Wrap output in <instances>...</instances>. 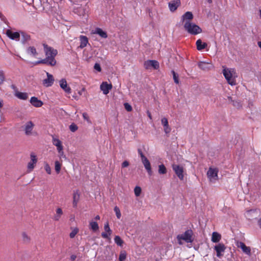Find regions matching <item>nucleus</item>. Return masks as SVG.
<instances>
[{
  "label": "nucleus",
  "mask_w": 261,
  "mask_h": 261,
  "mask_svg": "<svg viewBox=\"0 0 261 261\" xmlns=\"http://www.w3.org/2000/svg\"><path fill=\"white\" fill-rule=\"evenodd\" d=\"M223 73L229 85L231 86L236 85V71L234 68H224L223 70Z\"/></svg>",
  "instance_id": "f257e3e1"
},
{
  "label": "nucleus",
  "mask_w": 261,
  "mask_h": 261,
  "mask_svg": "<svg viewBox=\"0 0 261 261\" xmlns=\"http://www.w3.org/2000/svg\"><path fill=\"white\" fill-rule=\"evenodd\" d=\"M184 28L191 35H195L202 32V29L199 26L189 21L185 22Z\"/></svg>",
  "instance_id": "f03ea898"
},
{
  "label": "nucleus",
  "mask_w": 261,
  "mask_h": 261,
  "mask_svg": "<svg viewBox=\"0 0 261 261\" xmlns=\"http://www.w3.org/2000/svg\"><path fill=\"white\" fill-rule=\"evenodd\" d=\"M193 231L191 229L186 230L184 233L177 236V239L179 244H182L181 240H184L187 243H192L193 241L192 238Z\"/></svg>",
  "instance_id": "7ed1b4c3"
},
{
  "label": "nucleus",
  "mask_w": 261,
  "mask_h": 261,
  "mask_svg": "<svg viewBox=\"0 0 261 261\" xmlns=\"http://www.w3.org/2000/svg\"><path fill=\"white\" fill-rule=\"evenodd\" d=\"M44 51L45 54V56L47 57H49V59H53L55 62H56L55 57L58 54L57 49L53 48L51 46H49L46 44H43Z\"/></svg>",
  "instance_id": "20e7f679"
},
{
  "label": "nucleus",
  "mask_w": 261,
  "mask_h": 261,
  "mask_svg": "<svg viewBox=\"0 0 261 261\" xmlns=\"http://www.w3.org/2000/svg\"><path fill=\"white\" fill-rule=\"evenodd\" d=\"M172 168L178 178L180 180H182L184 178V167L181 165L173 164L172 165Z\"/></svg>",
  "instance_id": "39448f33"
},
{
  "label": "nucleus",
  "mask_w": 261,
  "mask_h": 261,
  "mask_svg": "<svg viewBox=\"0 0 261 261\" xmlns=\"http://www.w3.org/2000/svg\"><path fill=\"white\" fill-rule=\"evenodd\" d=\"M34 126L35 124L32 121L27 122L22 126L25 135L28 136L33 135V129Z\"/></svg>",
  "instance_id": "423d86ee"
},
{
  "label": "nucleus",
  "mask_w": 261,
  "mask_h": 261,
  "mask_svg": "<svg viewBox=\"0 0 261 261\" xmlns=\"http://www.w3.org/2000/svg\"><path fill=\"white\" fill-rule=\"evenodd\" d=\"M144 67L146 69H149L151 68L158 69L160 67V65L159 63L156 60H149L144 62Z\"/></svg>",
  "instance_id": "0eeeda50"
},
{
  "label": "nucleus",
  "mask_w": 261,
  "mask_h": 261,
  "mask_svg": "<svg viewBox=\"0 0 261 261\" xmlns=\"http://www.w3.org/2000/svg\"><path fill=\"white\" fill-rule=\"evenodd\" d=\"M53 59H49V57H46L44 59H42L36 61L35 63V65H38L40 64H46L50 66H54L56 65L57 62H55Z\"/></svg>",
  "instance_id": "6e6552de"
},
{
  "label": "nucleus",
  "mask_w": 261,
  "mask_h": 261,
  "mask_svg": "<svg viewBox=\"0 0 261 261\" xmlns=\"http://www.w3.org/2000/svg\"><path fill=\"white\" fill-rule=\"evenodd\" d=\"M225 249L226 247L222 243H219L216 245L214 247V249L216 251L217 256L221 257L223 255L222 253L224 252Z\"/></svg>",
  "instance_id": "1a4fd4ad"
},
{
  "label": "nucleus",
  "mask_w": 261,
  "mask_h": 261,
  "mask_svg": "<svg viewBox=\"0 0 261 261\" xmlns=\"http://www.w3.org/2000/svg\"><path fill=\"white\" fill-rule=\"evenodd\" d=\"M47 78L43 80V84L46 87H50L54 82V78L52 74L46 72Z\"/></svg>",
  "instance_id": "9d476101"
},
{
  "label": "nucleus",
  "mask_w": 261,
  "mask_h": 261,
  "mask_svg": "<svg viewBox=\"0 0 261 261\" xmlns=\"http://www.w3.org/2000/svg\"><path fill=\"white\" fill-rule=\"evenodd\" d=\"M112 88V84H109L107 82L101 83L100 86V89L105 95L109 93L110 90Z\"/></svg>",
  "instance_id": "9b49d317"
},
{
  "label": "nucleus",
  "mask_w": 261,
  "mask_h": 261,
  "mask_svg": "<svg viewBox=\"0 0 261 261\" xmlns=\"http://www.w3.org/2000/svg\"><path fill=\"white\" fill-rule=\"evenodd\" d=\"M180 4V0H172L168 3L169 8L171 12H174Z\"/></svg>",
  "instance_id": "f8f14e48"
},
{
  "label": "nucleus",
  "mask_w": 261,
  "mask_h": 261,
  "mask_svg": "<svg viewBox=\"0 0 261 261\" xmlns=\"http://www.w3.org/2000/svg\"><path fill=\"white\" fill-rule=\"evenodd\" d=\"M6 34L12 40H19L20 38V34L18 32H13L10 30H7Z\"/></svg>",
  "instance_id": "ddd939ff"
},
{
  "label": "nucleus",
  "mask_w": 261,
  "mask_h": 261,
  "mask_svg": "<svg viewBox=\"0 0 261 261\" xmlns=\"http://www.w3.org/2000/svg\"><path fill=\"white\" fill-rule=\"evenodd\" d=\"M237 246L241 248L244 253L247 255H250L251 249L249 247L247 246L243 242H239L237 243Z\"/></svg>",
  "instance_id": "4468645a"
},
{
  "label": "nucleus",
  "mask_w": 261,
  "mask_h": 261,
  "mask_svg": "<svg viewBox=\"0 0 261 261\" xmlns=\"http://www.w3.org/2000/svg\"><path fill=\"white\" fill-rule=\"evenodd\" d=\"M141 161L148 174L149 175H151L152 173V172L151 170V165L149 160L146 157L145 158L142 159Z\"/></svg>",
  "instance_id": "2eb2a0df"
},
{
  "label": "nucleus",
  "mask_w": 261,
  "mask_h": 261,
  "mask_svg": "<svg viewBox=\"0 0 261 261\" xmlns=\"http://www.w3.org/2000/svg\"><path fill=\"white\" fill-rule=\"evenodd\" d=\"M52 137L53 144L57 147V150L59 153L62 152V154H63V146L62 145L61 141L59 139L55 138L54 136H53Z\"/></svg>",
  "instance_id": "dca6fc26"
},
{
  "label": "nucleus",
  "mask_w": 261,
  "mask_h": 261,
  "mask_svg": "<svg viewBox=\"0 0 261 261\" xmlns=\"http://www.w3.org/2000/svg\"><path fill=\"white\" fill-rule=\"evenodd\" d=\"M60 87L64 90V91L67 93H71V88L67 86V82L65 79H61L60 82Z\"/></svg>",
  "instance_id": "f3484780"
},
{
  "label": "nucleus",
  "mask_w": 261,
  "mask_h": 261,
  "mask_svg": "<svg viewBox=\"0 0 261 261\" xmlns=\"http://www.w3.org/2000/svg\"><path fill=\"white\" fill-rule=\"evenodd\" d=\"M161 123L164 127V131L166 134H169L171 130V128L169 126L168 119L164 117L161 119Z\"/></svg>",
  "instance_id": "a211bd4d"
},
{
  "label": "nucleus",
  "mask_w": 261,
  "mask_h": 261,
  "mask_svg": "<svg viewBox=\"0 0 261 261\" xmlns=\"http://www.w3.org/2000/svg\"><path fill=\"white\" fill-rule=\"evenodd\" d=\"M30 156L31 161L28 164V168L29 170H32L34 169V165L36 164L37 162V159L36 158V156L35 155L34 153H31Z\"/></svg>",
  "instance_id": "6ab92c4d"
},
{
  "label": "nucleus",
  "mask_w": 261,
  "mask_h": 261,
  "mask_svg": "<svg viewBox=\"0 0 261 261\" xmlns=\"http://www.w3.org/2000/svg\"><path fill=\"white\" fill-rule=\"evenodd\" d=\"M228 99L229 102L231 103L235 108L239 109L242 107V102L240 100L233 99L231 96H228Z\"/></svg>",
  "instance_id": "aec40b11"
},
{
  "label": "nucleus",
  "mask_w": 261,
  "mask_h": 261,
  "mask_svg": "<svg viewBox=\"0 0 261 261\" xmlns=\"http://www.w3.org/2000/svg\"><path fill=\"white\" fill-rule=\"evenodd\" d=\"M30 102L34 107L37 108L41 107L43 104L41 100H39L37 97L34 96L31 98Z\"/></svg>",
  "instance_id": "412c9836"
},
{
  "label": "nucleus",
  "mask_w": 261,
  "mask_h": 261,
  "mask_svg": "<svg viewBox=\"0 0 261 261\" xmlns=\"http://www.w3.org/2000/svg\"><path fill=\"white\" fill-rule=\"evenodd\" d=\"M193 18V15L191 12H186L182 16L181 21L184 22L185 21L191 20Z\"/></svg>",
  "instance_id": "4be33fe9"
},
{
  "label": "nucleus",
  "mask_w": 261,
  "mask_h": 261,
  "mask_svg": "<svg viewBox=\"0 0 261 261\" xmlns=\"http://www.w3.org/2000/svg\"><path fill=\"white\" fill-rule=\"evenodd\" d=\"M199 68L203 70H208L212 66L211 64L205 62H199L198 64Z\"/></svg>",
  "instance_id": "5701e85b"
},
{
  "label": "nucleus",
  "mask_w": 261,
  "mask_h": 261,
  "mask_svg": "<svg viewBox=\"0 0 261 261\" xmlns=\"http://www.w3.org/2000/svg\"><path fill=\"white\" fill-rule=\"evenodd\" d=\"M93 34H98L102 38H107L108 35L106 32L103 31L101 28H97L93 32Z\"/></svg>",
  "instance_id": "b1692460"
},
{
  "label": "nucleus",
  "mask_w": 261,
  "mask_h": 261,
  "mask_svg": "<svg viewBox=\"0 0 261 261\" xmlns=\"http://www.w3.org/2000/svg\"><path fill=\"white\" fill-rule=\"evenodd\" d=\"M80 45L79 46L81 48H83L86 47L88 43V39L86 36H80Z\"/></svg>",
  "instance_id": "393cba45"
},
{
  "label": "nucleus",
  "mask_w": 261,
  "mask_h": 261,
  "mask_svg": "<svg viewBox=\"0 0 261 261\" xmlns=\"http://www.w3.org/2000/svg\"><path fill=\"white\" fill-rule=\"evenodd\" d=\"M218 171L216 169H212L210 168L207 172V176L210 178H215L217 177Z\"/></svg>",
  "instance_id": "a878e982"
},
{
  "label": "nucleus",
  "mask_w": 261,
  "mask_h": 261,
  "mask_svg": "<svg viewBox=\"0 0 261 261\" xmlns=\"http://www.w3.org/2000/svg\"><path fill=\"white\" fill-rule=\"evenodd\" d=\"M21 42L23 44H25L31 39V36L30 35L25 33L24 32H21Z\"/></svg>",
  "instance_id": "bb28decb"
},
{
  "label": "nucleus",
  "mask_w": 261,
  "mask_h": 261,
  "mask_svg": "<svg viewBox=\"0 0 261 261\" xmlns=\"http://www.w3.org/2000/svg\"><path fill=\"white\" fill-rule=\"evenodd\" d=\"M14 95L20 99L26 100L28 98V95L27 93L20 92L18 91V90H16Z\"/></svg>",
  "instance_id": "cd10ccee"
},
{
  "label": "nucleus",
  "mask_w": 261,
  "mask_h": 261,
  "mask_svg": "<svg viewBox=\"0 0 261 261\" xmlns=\"http://www.w3.org/2000/svg\"><path fill=\"white\" fill-rule=\"evenodd\" d=\"M196 44L197 49L198 50H201L207 46V44L206 43H203L200 39H198L196 41Z\"/></svg>",
  "instance_id": "c85d7f7f"
},
{
  "label": "nucleus",
  "mask_w": 261,
  "mask_h": 261,
  "mask_svg": "<svg viewBox=\"0 0 261 261\" xmlns=\"http://www.w3.org/2000/svg\"><path fill=\"white\" fill-rule=\"evenodd\" d=\"M221 238L220 234L217 232H213L212 237V241L214 243H218L220 241Z\"/></svg>",
  "instance_id": "c756f323"
},
{
  "label": "nucleus",
  "mask_w": 261,
  "mask_h": 261,
  "mask_svg": "<svg viewBox=\"0 0 261 261\" xmlns=\"http://www.w3.org/2000/svg\"><path fill=\"white\" fill-rule=\"evenodd\" d=\"M74 12L80 16L84 15L85 14V9L82 7H80L77 8H74Z\"/></svg>",
  "instance_id": "7c9ffc66"
},
{
  "label": "nucleus",
  "mask_w": 261,
  "mask_h": 261,
  "mask_svg": "<svg viewBox=\"0 0 261 261\" xmlns=\"http://www.w3.org/2000/svg\"><path fill=\"white\" fill-rule=\"evenodd\" d=\"M63 214L62 210L61 208H58L56 210V214L55 215L54 217V220L55 221H58L59 220L61 216Z\"/></svg>",
  "instance_id": "2f4dec72"
},
{
  "label": "nucleus",
  "mask_w": 261,
  "mask_h": 261,
  "mask_svg": "<svg viewBox=\"0 0 261 261\" xmlns=\"http://www.w3.org/2000/svg\"><path fill=\"white\" fill-rule=\"evenodd\" d=\"M167 172V169L164 164H161L159 166L158 172L160 174H166Z\"/></svg>",
  "instance_id": "473e14b6"
},
{
  "label": "nucleus",
  "mask_w": 261,
  "mask_h": 261,
  "mask_svg": "<svg viewBox=\"0 0 261 261\" xmlns=\"http://www.w3.org/2000/svg\"><path fill=\"white\" fill-rule=\"evenodd\" d=\"M90 228L93 231H96L99 229V226L96 222L91 221L90 222Z\"/></svg>",
  "instance_id": "72a5a7b5"
},
{
  "label": "nucleus",
  "mask_w": 261,
  "mask_h": 261,
  "mask_svg": "<svg viewBox=\"0 0 261 261\" xmlns=\"http://www.w3.org/2000/svg\"><path fill=\"white\" fill-rule=\"evenodd\" d=\"M27 53L29 54L35 56L37 55L36 48L34 46H30L27 49Z\"/></svg>",
  "instance_id": "f704fd0d"
},
{
  "label": "nucleus",
  "mask_w": 261,
  "mask_h": 261,
  "mask_svg": "<svg viewBox=\"0 0 261 261\" xmlns=\"http://www.w3.org/2000/svg\"><path fill=\"white\" fill-rule=\"evenodd\" d=\"M22 241L23 243L28 244L31 241L30 237L27 234L26 232H23L22 233Z\"/></svg>",
  "instance_id": "c9c22d12"
},
{
  "label": "nucleus",
  "mask_w": 261,
  "mask_h": 261,
  "mask_svg": "<svg viewBox=\"0 0 261 261\" xmlns=\"http://www.w3.org/2000/svg\"><path fill=\"white\" fill-rule=\"evenodd\" d=\"M114 241H115V243L118 246H122L123 244V243H124L123 241L118 236H115V237L114 238Z\"/></svg>",
  "instance_id": "e433bc0d"
},
{
  "label": "nucleus",
  "mask_w": 261,
  "mask_h": 261,
  "mask_svg": "<svg viewBox=\"0 0 261 261\" xmlns=\"http://www.w3.org/2000/svg\"><path fill=\"white\" fill-rule=\"evenodd\" d=\"M80 198V194L78 191H74L73 194V201L78 202Z\"/></svg>",
  "instance_id": "4c0bfd02"
},
{
  "label": "nucleus",
  "mask_w": 261,
  "mask_h": 261,
  "mask_svg": "<svg viewBox=\"0 0 261 261\" xmlns=\"http://www.w3.org/2000/svg\"><path fill=\"white\" fill-rule=\"evenodd\" d=\"M171 72L173 75V78L174 82L176 84H178L179 83V79H178V74H177L174 70H172Z\"/></svg>",
  "instance_id": "58836bf2"
},
{
  "label": "nucleus",
  "mask_w": 261,
  "mask_h": 261,
  "mask_svg": "<svg viewBox=\"0 0 261 261\" xmlns=\"http://www.w3.org/2000/svg\"><path fill=\"white\" fill-rule=\"evenodd\" d=\"M126 253L125 251H121L119 256V261H124L126 259Z\"/></svg>",
  "instance_id": "ea45409f"
},
{
  "label": "nucleus",
  "mask_w": 261,
  "mask_h": 261,
  "mask_svg": "<svg viewBox=\"0 0 261 261\" xmlns=\"http://www.w3.org/2000/svg\"><path fill=\"white\" fill-rule=\"evenodd\" d=\"M114 211L116 213L117 218L119 219L121 218V214L119 207L117 206H115Z\"/></svg>",
  "instance_id": "a19ab883"
},
{
  "label": "nucleus",
  "mask_w": 261,
  "mask_h": 261,
  "mask_svg": "<svg viewBox=\"0 0 261 261\" xmlns=\"http://www.w3.org/2000/svg\"><path fill=\"white\" fill-rule=\"evenodd\" d=\"M134 193L137 197L139 196L141 193V188L139 186H136L134 189Z\"/></svg>",
  "instance_id": "79ce46f5"
},
{
  "label": "nucleus",
  "mask_w": 261,
  "mask_h": 261,
  "mask_svg": "<svg viewBox=\"0 0 261 261\" xmlns=\"http://www.w3.org/2000/svg\"><path fill=\"white\" fill-rule=\"evenodd\" d=\"M79 229L77 227L74 228L72 231L70 233L69 236L70 238H73L75 235L78 233Z\"/></svg>",
  "instance_id": "37998d69"
},
{
  "label": "nucleus",
  "mask_w": 261,
  "mask_h": 261,
  "mask_svg": "<svg viewBox=\"0 0 261 261\" xmlns=\"http://www.w3.org/2000/svg\"><path fill=\"white\" fill-rule=\"evenodd\" d=\"M61 165L59 161L55 162V170L57 173H59L61 170Z\"/></svg>",
  "instance_id": "c03bdc74"
},
{
  "label": "nucleus",
  "mask_w": 261,
  "mask_h": 261,
  "mask_svg": "<svg viewBox=\"0 0 261 261\" xmlns=\"http://www.w3.org/2000/svg\"><path fill=\"white\" fill-rule=\"evenodd\" d=\"M104 229H105V231H106V232L109 233V234H111L112 230L109 227V224L108 222H107L105 224Z\"/></svg>",
  "instance_id": "a18cd8bd"
},
{
  "label": "nucleus",
  "mask_w": 261,
  "mask_h": 261,
  "mask_svg": "<svg viewBox=\"0 0 261 261\" xmlns=\"http://www.w3.org/2000/svg\"><path fill=\"white\" fill-rule=\"evenodd\" d=\"M69 129L70 131H71L72 132H75L77 130L78 127L76 125V124H75L74 123H72L69 125Z\"/></svg>",
  "instance_id": "49530a36"
},
{
  "label": "nucleus",
  "mask_w": 261,
  "mask_h": 261,
  "mask_svg": "<svg viewBox=\"0 0 261 261\" xmlns=\"http://www.w3.org/2000/svg\"><path fill=\"white\" fill-rule=\"evenodd\" d=\"M125 110L128 112H130L132 110V106L128 103H125L124 104Z\"/></svg>",
  "instance_id": "de8ad7c7"
},
{
  "label": "nucleus",
  "mask_w": 261,
  "mask_h": 261,
  "mask_svg": "<svg viewBox=\"0 0 261 261\" xmlns=\"http://www.w3.org/2000/svg\"><path fill=\"white\" fill-rule=\"evenodd\" d=\"M45 170L46 172L48 174H50L51 173V168L49 166V165L48 164H45L44 166Z\"/></svg>",
  "instance_id": "09e8293b"
},
{
  "label": "nucleus",
  "mask_w": 261,
  "mask_h": 261,
  "mask_svg": "<svg viewBox=\"0 0 261 261\" xmlns=\"http://www.w3.org/2000/svg\"><path fill=\"white\" fill-rule=\"evenodd\" d=\"M5 80V75L3 71H0V85L3 84Z\"/></svg>",
  "instance_id": "8fccbe9b"
},
{
  "label": "nucleus",
  "mask_w": 261,
  "mask_h": 261,
  "mask_svg": "<svg viewBox=\"0 0 261 261\" xmlns=\"http://www.w3.org/2000/svg\"><path fill=\"white\" fill-rule=\"evenodd\" d=\"M94 69H95L96 70H97V71H99V72L101 71V70L100 66L98 63L95 64V65L94 66Z\"/></svg>",
  "instance_id": "3c124183"
},
{
  "label": "nucleus",
  "mask_w": 261,
  "mask_h": 261,
  "mask_svg": "<svg viewBox=\"0 0 261 261\" xmlns=\"http://www.w3.org/2000/svg\"><path fill=\"white\" fill-rule=\"evenodd\" d=\"M110 235L111 234H109V233H107V232H103L101 233V237L103 238H105V239H108Z\"/></svg>",
  "instance_id": "603ef678"
},
{
  "label": "nucleus",
  "mask_w": 261,
  "mask_h": 261,
  "mask_svg": "<svg viewBox=\"0 0 261 261\" xmlns=\"http://www.w3.org/2000/svg\"><path fill=\"white\" fill-rule=\"evenodd\" d=\"M138 154L140 155V156L141 158V160L146 158V156L143 154L141 149H138Z\"/></svg>",
  "instance_id": "864d4df0"
},
{
  "label": "nucleus",
  "mask_w": 261,
  "mask_h": 261,
  "mask_svg": "<svg viewBox=\"0 0 261 261\" xmlns=\"http://www.w3.org/2000/svg\"><path fill=\"white\" fill-rule=\"evenodd\" d=\"M121 166L122 168L127 167V166H129V162L127 161H125L122 163Z\"/></svg>",
  "instance_id": "5fc2aeb1"
},
{
  "label": "nucleus",
  "mask_w": 261,
  "mask_h": 261,
  "mask_svg": "<svg viewBox=\"0 0 261 261\" xmlns=\"http://www.w3.org/2000/svg\"><path fill=\"white\" fill-rule=\"evenodd\" d=\"M0 18H1L2 20L4 21L5 23L7 22L6 17L2 14V13L1 12H0Z\"/></svg>",
  "instance_id": "6e6d98bb"
},
{
  "label": "nucleus",
  "mask_w": 261,
  "mask_h": 261,
  "mask_svg": "<svg viewBox=\"0 0 261 261\" xmlns=\"http://www.w3.org/2000/svg\"><path fill=\"white\" fill-rule=\"evenodd\" d=\"M83 117L85 120H86L87 121L89 120V117L86 113H84L83 114Z\"/></svg>",
  "instance_id": "4d7b16f0"
},
{
  "label": "nucleus",
  "mask_w": 261,
  "mask_h": 261,
  "mask_svg": "<svg viewBox=\"0 0 261 261\" xmlns=\"http://www.w3.org/2000/svg\"><path fill=\"white\" fill-rule=\"evenodd\" d=\"M76 258V256L75 255L73 254V255H71L70 256L71 260H72L73 261L75 260Z\"/></svg>",
  "instance_id": "13d9d810"
},
{
  "label": "nucleus",
  "mask_w": 261,
  "mask_h": 261,
  "mask_svg": "<svg viewBox=\"0 0 261 261\" xmlns=\"http://www.w3.org/2000/svg\"><path fill=\"white\" fill-rule=\"evenodd\" d=\"M11 87V88L14 90L15 93L16 90H17L16 87L14 85H12Z\"/></svg>",
  "instance_id": "bf43d9fd"
},
{
  "label": "nucleus",
  "mask_w": 261,
  "mask_h": 261,
  "mask_svg": "<svg viewBox=\"0 0 261 261\" xmlns=\"http://www.w3.org/2000/svg\"><path fill=\"white\" fill-rule=\"evenodd\" d=\"M147 115H148V117L150 118V119L151 120L152 117H151V113L148 111L147 112Z\"/></svg>",
  "instance_id": "052dcab7"
},
{
  "label": "nucleus",
  "mask_w": 261,
  "mask_h": 261,
  "mask_svg": "<svg viewBox=\"0 0 261 261\" xmlns=\"http://www.w3.org/2000/svg\"><path fill=\"white\" fill-rule=\"evenodd\" d=\"M258 225L261 229V218L258 220Z\"/></svg>",
  "instance_id": "680f3d73"
},
{
  "label": "nucleus",
  "mask_w": 261,
  "mask_h": 261,
  "mask_svg": "<svg viewBox=\"0 0 261 261\" xmlns=\"http://www.w3.org/2000/svg\"><path fill=\"white\" fill-rule=\"evenodd\" d=\"M77 202H76L75 201H73V206L74 207H76L77 206Z\"/></svg>",
  "instance_id": "e2e57ef3"
},
{
  "label": "nucleus",
  "mask_w": 261,
  "mask_h": 261,
  "mask_svg": "<svg viewBox=\"0 0 261 261\" xmlns=\"http://www.w3.org/2000/svg\"><path fill=\"white\" fill-rule=\"evenodd\" d=\"M255 211L256 210H250L247 211V214H249V213H250L251 212H255Z\"/></svg>",
  "instance_id": "0e129e2a"
},
{
  "label": "nucleus",
  "mask_w": 261,
  "mask_h": 261,
  "mask_svg": "<svg viewBox=\"0 0 261 261\" xmlns=\"http://www.w3.org/2000/svg\"><path fill=\"white\" fill-rule=\"evenodd\" d=\"M257 45L259 46V47L261 49V41H258Z\"/></svg>",
  "instance_id": "69168bd1"
},
{
  "label": "nucleus",
  "mask_w": 261,
  "mask_h": 261,
  "mask_svg": "<svg viewBox=\"0 0 261 261\" xmlns=\"http://www.w3.org/2000/svg\"><path fill=\"white\" fill-rule=\"evenodd\" d=\"M95 220H99V219H100V217H99V215H97V216L95 217Z\"/></svg>",
  "instance_id": "338daca9"
},
{
  "label": "nucleus",
  "mask_w": 261,
  "mask_h": 261,
  "mask_svg": "<svg viewBox=\"0 0 261 261\" xmlns=\"http://www.w3.org/2000/svg\"><path fill=\"white\" fill-rule=\"evenodd\" d=\"M207 2L209 3V4H212L213 1L212 0H206Z\"/></svg>",
  "instance_id": "774afa93"
}]
</instances>
